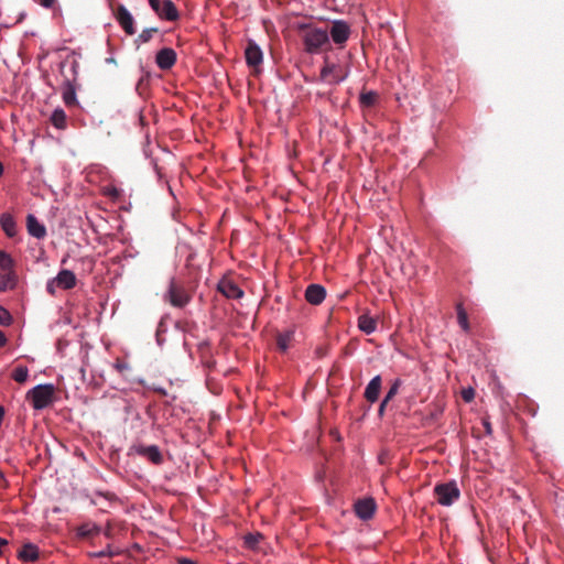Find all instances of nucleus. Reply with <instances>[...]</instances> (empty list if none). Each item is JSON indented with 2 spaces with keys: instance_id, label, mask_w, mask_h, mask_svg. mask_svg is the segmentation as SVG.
Listing matches in <instances>:
<instances>
[{
  "instance_id": "nucleus-6",
  "label": "nucleus",
  "mask_w": 564,
  "mask_h": 564,
  "mask_svg": "<svg viewBox=\"0 0 564 564\" xmlns=\"http://www.w3.org/2000/svg\"><path fill=\"white\" fill-rule=\"evenodd\" d=\"M346 74L343 73L341 67L336 64H332L328 62V58H325V65L321 69L319 79L330 85H336L344 80Z\"/></svg>"
},
{
  "instance_id": "nucleus-45",
  "label": "nucleus",
  "mask_w": 564,
  "mask_h": 564,
  "mask_svg": "<svg viewBox=\"0 0 564 564\" xmlns=\"http://www.w3.org/2000/svg\"><path fill=\"white\" fill-rule=\"evenodd\" d=\"M178 564H196V563L189 558L183 557V558L178 560Z\"/></svg>"
},
{
  "instance_id": "nucleus-48",
  "label": "nucleus",
  "mask_w": 564,
  "mask_h": 564,
  "mask_svg": "<svg viewBox=\"0 0 564 564\" xmlns=\"http://www.w3.org/2000/svg\"><path fill=\"white\" fill-rule=\"evenodd\" d=\"M3 174V164L0 162V176Z\"/></svg>"
},
{
  "instance_id": "nucleus-43",
  "label": "nucleus",
  "mask_w": 564,
  "mask_h": 564,
  "mask_svg": "<svg viewBox=\"0 0 564 564\" xmlns=\"http://www.w3.org/2000/svg\"><path fill=\"white\" fill-rule=\"evenodd\" d=\"M108 195L112 197H118L119 191L116 187H112L111 189L108 191Z\"/></svg>"
},
{
  "instance_id": "nucleus-13",
  "label": "nucleus",
  "mask_w": 564,
  "mask_h": 564,
  "mask_svg": "<svg viewBox=\"0 0 564 564\" xmlns=\"http://www.w3.org/2000/svg\"><path fill=\"white\" fill-rule=\"evenodd\" d=\"M217 290L227 299H240L243 296V291L230 280H221L218 283Z\"/></svg>"
},
{
  "instance_id": "nucleus-40",
  "label": "nucleus",
  "mask_w": 564,
  "mask_h": 564,
  "mask_svg": "<svg viewBox=\"0 0 564 564\" xmlns=\"http://www.w3.org/2000/svg\"><path fill=\"white\" fill-rule=\"evenodd\" d=\"M39 1L42 7L47 8V9L52 8L56 2V0H39Z\"/></svg>"
},
{
  "instance_id": "nucleus-38",
  "label": "nucleus",
  "mask_w": 564,
  "mask_h": 564,
  "mask_svg": "<svg viewBox=\"0 0 564 564\" xmlns=\"http://www.w3.org/2000/svg\"><path fill=\"white\" fill-rule=\"evenodd\" d=\"M57 286L55 278L47 282L46 290L51 295L55 294V288Z\"/></svg>"
},
{
  "instance_id": "nucleus-25",
  "label": "nucleus",
  "mask_w": 564,
  "mask_h": 564,
  "mask_svg": "<svg viewBox=\"0 0 564 564\" xmlns=\"http://www.w3.org/2000/svg\"><path fill=\"white\" fill-rule=\"evenodd\" d=\"M293 337H294L293 330H288V332L278 334V336H276L278 348L282 352H285L289 349L290 344L293 340Z\"/></svg>"
},
{
  "instance_id": "nucleus-42",
  "label": "nucleus",
  "mask_w": 564,
  "mask_h": 564,
  "mask_svg": "<svg viewBox=\"0 0 564 564\" xmlns=\"http://www.w3.org/2000/svg\"><path fill=\"white\" fill-rule=\"evenodd\" d=\"M8 339H7V336L4 335V333L2 330H0V348L6 346Z\"/></svg>"
},
{
  "instance_id": "nucleus-34",
  "label": "nucleus",
  "mask_w": 564,
  "mask_h": 564,
  "mask_svg": "<svg viewBox=\"0 0 564 564\" xmlns=\"http://www.w3.org/2000/svg\"><path fill=\"white\" fill-rule=\"evenodd\" d=\"M113 368L120 373L124 375L128 370H130V366L128 362L121 359H117L113 364Z\"/></svg>"
},
{
  "instance_id": "nucleus-30",
  "label": "nucleus",
  "mask_w": 564,
  "mask_h": 564,
  "mask_svg": "<svg viewBox=\"0 0 564 564\" xmlns=\"http://www.w3.org/2000/svg\"><path fill=\"white\" fill-rule=\"evenodd\" d=\"M29 370L24 366L17 367L12 372V379L19 383H24L28 379Z\"/></svg>"
},
{
  "instance_id": "nucleus-24",
  "label": "nucleus",
  "mask_w": 564,
  "mask_h": 564,
  "mask_svg": "<svg viewBox=\"0 0 564 564\" xmlns=\"http://www.w3.org/2000/svg\"><path fill=\"white\" fill-rule=\"evenodd\" d=\"M50 120L52 124L59 130H64L67 127V116L62 108H56Z\"/></svg>"
},
{
  "instance_id": "nucleus-41",
  "label": "nucleus",
  "mask_w": 564,
  "mask_h": 564,
  "mask_svg": "<svg viewBox=\"0 0 564 564\" xmlns=\"http://www.w3.org/2000/svg\"><path fill=\"white\" fill-rule=\"evenodd\" d=\"M389 402H386V400L383 399L382 402L380 403V406L378 409V414L379 416H383L384 414V410H386V406Z\"/></svg>"
},
{
  "instance_id": "nucleus-39",
  "label": "nucleus",
  "mask_w": 564,
  "mask_h": 564,
  "mask_svg": "<svg viewBox=\"0 0 564 564\" xmlns=\"http://www.w3.org/2000/svg\"><path fill=\"white\" fill-rule=\"evenodd\" d=\"M482 425L485 427L486 434L490 435L492 433V427L490 422L487 419H482Z\"/></svg>"
},
{
  "instance_id": "nucleus-26",
  "label": "nucleus",
  "mask_w": 564,
  "mask_h": 564,
  "mask_svg": "<svg viewBox=\"0 0 564 564\" xmlns=\"http://www.w3.org/2000/svg\"><path fill=\"white\" fill-rule=\"evenodd\" d=\"M100 532V528L94 523H84L78 527L77 534L80 538L87 539L97 535Z\"/></svg>"
},
{
  "instance_id": "nucleus-5",
  "label": "nucleus",
  "mask_w": 564,
  "mask_h": 564,
  "mask_svg": "<svg viewBox=\"0 0 564 564\" xmlns=\"http://www.w3.org/2000/svg\"><path fill=\"white\" fill-rule=\"evenodd\" d=\"M152 10L162 20L176 21L178 19V11L171 0H148Z\"/></svg>"
},
{
  "instance_id": "nucleus-29",
  "label": "nucleus",
  "mask_w": 564,
  "mask_h": 564,
  "mask_svg": "<svg viewBox=\"0 0 564 564\" xmlns=\"http://www.w3.org/2000/svg\"><path fill=\"white\" fill-rule=\"evenodd\" d=\"M456 311H457V319H458L459 326L465 332L469 330V323H468L467 313H466L465 308L463 307L462 303L457 304Z\"/></svg>"
},
{
  "instance_id": "nucleus-17",
  "label": "nucleus",
  "mask_w": 564,
  "mask_h": 564,
  "mask_svg": "<svg viewBox=\"0 0 564 564\" xmlns=\"http://www.w3.org/2000/svg\"><path fill=\"white\" fill-rule=\"evenodd\" d=\"M18 284L15 271H0V293L14 290Z\"/></svg>"
},
{
  "instance_id": "nucleus-3",
  "label": "nucleus",
  "mask_w": 564,
  "mask_h": 564,
  "mask_svg": "<svg viewBox=\"0 0 564 564\" xmlns=\"http://www.w3.org/2000/svg\"><path fill=\"white\" fill-rule=\"evenodd\" d=\"M434 496L442 506L449 507L460 497V490L455 481L437 484L434 487Z\"/></svg>"
},
{
  "instance_id": "nucleus-46",
  "label": "nucleus",
  "mask_w": 564,
  "mask_h": 564,
  "mask_svg": "<svg viewBox=\"0 0 564 564\" xmlns=\"http://www.w3.org/2000/svg\"><path fill=\"white\" fill-rule=\"evenodd\" d=\"M6 482H7V481H6L4 475H3V473H1V471H0V485H3V486H4V485H6Z\"/></svg>"
},
{
  "instance_id": "nucleus-14",
  "label": "nucleus",
  "mask_w": 564,
  "mask_h": 564,
  "mask_svg": "<svg viewBox=\"0 0 564 564\" xmlns=\"http://www.w3.org/2000/svg\"><path fill=\"white\" fill-rule=\"evenodd\" d=\"M375 510L376 503L371 498L359 500L355 503L356 514L362 520L370 519L373 516Z\"/></svg>"
},
{
  "instance_id": "nucleus-28",
  "label": "nucleus",
  "mask_w": 564,
  "mask_h": 564,
  "mask_svg": "<svg viewBox=\"0 0 564 564\" xmlns=\"http://www.w3.org/2000/svg\"><path fill=\"white\" fill-rule=\"evenodd\" d=\"M263 535L260 533H249L245 536V545L250 550H257Z\"/></svg>"
},
{
  "instance_id": "nucleus-9",
  "label": "nucleus",
  "mask_w": 564,
  "mask_h": 564,
  "mask_svg": "<svg viewBox=\"0 0 564 564\" xmlns=\"http://www.w3.org/2000/svg\"><path fill=\"white\" fill-rule=\"evenodd\" d=\"M135 454L149 459L155 465L163 463V455L156 445L138 444L132 447Z\"/></svg>"
},
{
  "instance_id": "nucleus-18",
  "label": "nucleus",
  "mask_w": 564,
  "mask_h": 564,
  "mask_svg": "<svg viewBox=\"0 0 564 564\" xmlns=\"http://www.w3.org/2000/svg\"><path fill=\"white\" fill-rule=\"evenodd\" d=\"M26 228L31 236L42 239L46 236V229L44 225L40 224L34 215H28Z\"/></svg>"
},
{
  "instance_id": "nucleus-31",
  "label": "nucleus",
  "mask_w": 564,
  "mask_h": 564,
  "mask_svg": "<svg viewBox=\"0 0 564 564\" xmlns=\"http://www.w3.org/2000/svg\"><path fill=\"white\" fill-rule=\"evenodd\" d=\"M159 32V29L158 28H149V29H145L143 30L139 35H138V39L137 41L141 42V43H148L155 33Z\"/></svg>"
},
{
  "instance_id": "nucleus-47",
  "label": "nucleus",
  "mask_w": 564,
  "mask_h": 564,
  "mask_svg": "<svg viewBox=\"0 0 564 564\" xmlns=\"http://www.w3.org/2000/svg\"><path fill=\"white\" fill-rule=\"evenodd\" d=\"M105 534H106L107 536H110V534H111V529H110V528H108V529L105 531Z\"/></svg>"
},
{
  "instance_id": "nucleus-23",
  "label": "nucleus",
  "mask_w": 564,
  "mask_h": 564,
  "mask_svg": "<svg viewBox=\"0 0 564 564\" xmlns=\"http://www.w3.org/2000/svg\"><path fill=\"white\" fill-rule=\"evenodd\" d=\"M379 95L373 90L362 91L359 96V104L361 108H372L377 105Z\"/></svg>"
},
{
  "instance_id": "nucleus-19",
  "label": "nucleus",
  "mask_w": 564,
  "mask_h": 564,
  "mask_svg": "<svg viewBox=\"0 0 564 564\" xmlns=\"http://www.w3.org/2000/svg\"><path fill=\"white\" fill-rule=\"evenodd\" d=\"M63 101L67 107H75L77 106V98H76V89L74 84L70 80H66L63 86Z\"/></svg>"
},
{
  "instance_id": "nucleus-20",
  "label": "nucleus",
  "mask_w": 564,
  "mask_h": 564,
  "mask_svg": "<svg viewBox=\"0 0 564 564\" xmlns=\"http://www.w3.org/2000/svg\"><path fill=\"white\" fill-rule=\"evenodd\" d=\"M18 556L24 562H34L39 557V549L32 543H26L19 551Z\"/></svg>"
},
{
  "instance_id": "nucleus-35",
  "label": "nucleus",
  "mask_w": 564,
  "mask_h": 564,
  "mask_svg": "<svg viewBox=\"0 0 564 564\" xmlns=\"http://www.w3.org/2000/svg\"><path fill=\"white\" fill-rule=\"evenodd\" d=\"M119 554L118 551H112L110 545H108L105 550L100 551V552H97V553H94V556L96 557H102V556H109V557H112L115 555Z\"/></svg>"
},
{
  "instance_id": "nucleus-15",
  "label": "nucleus",
  "mask_w": 564,
  "mask_h": 564,
  "mask_svg": "<svg viewBox=\"0 0 564 564\" xmlns=\"http://www.w3.org/2000/svg\"><path fill=\"white\" fill-rule=\"evenodd\" d=\"M76 275L70 270H61L55 278V282L57 284V288H61L63 290H70L76 285Z\"/></svg>"
},
{
  "instance_id": "nucleus-7",
  "label": "nucleus",
  "mask_w": 564,
  "mask_h": 564,
  "mask_svg": "<svg viewBox=\"0 0 564 564\" xmlns=\"http://www.w3.org/2000/svg\"><path fill=\"white\" fill-rule=\"evenodd\" d=\"M329 36L335 44L343 45L350 36V28L347 22L336 20L332 23L330 30L328 31V37Z\"/></svg>"
},
{
  "instance_id": "nucleus-12",
  "label": "nucleus",
  "mask_w": 564,
  "mask_h": 564,
  "mask_svg": "<svg viewBox=\"0 0 564 564\" xmlns=\"http://www.w3.org/2000/svg\"><path fill=\"white\" fill-rule=\"evenodd\" d=\"M326 296V290L321 284H310L305 290V300L312 305H319Z\"/></svg>"
},
{
  "instance_id": "nucleus-44",
  "label": "nucleus",
  "mask_w": 564,
  "mask_h": 564,
  "mask_svg": "<svg viewBox=\"0 0 564 564\" xmlns=\"http://www.w3.org/2000/svg\"><path fill=\"white\" fill-rule=\"evenodd\" d=\"M8 545V541L6 539L0 538V555L3 553V547Z\"/></svg>"
},
{
  "instance_id": "nucleus-2",
  "label": "nucleus",
  "mask_w": 564,
  "mask_h": 564,
  "mask_svg": "<svg viewBox=\"0 0 564 564\" xmlns=\"http://www.w3.org/2000/svg\"><path fill=\"white\" fill-rule=\"evenodd\" d=\"M54 392L53 384H39L28 392L26 399L35 410H42L53 402Z\"/></svg>"
},
{
  "instance_id": "nucleus-8",
  "label": "nucleus",
  "mask_w": 564,
  "mask_h": 564,
  "mask_svg": "<svg viewBox=\"0 0 564 564\" xmlns=\"http://www.w3.org/2000/svg\"><path fill=\"white\" fill-rule=\"evenodd\" d=\"M113 14L120 26L128 35H133L135 33L133 17L123 4H118Z\"/></svg>"
},
{
  "instance_id": "nucleus-36",
  "label": "nucleus",
  "mask_w": 564,
  "mask_h": 564,
  "mask_svg": "<svg viewBox=\"0 0 564 564\" xmlns=\"http://www.w3.org/2000/svg\"><path fill=\"white\" fill-rule=\"evenodd\" d=\"M462 398L465 402H471L475 398V390L473 388L463 389Z\"/></svg>"
},
{
  "instance_id": "nucleus-37",
  "label": "nucleus",
  "mask_w": 564,
  "mask_h": 564,
  "mask_svg": "<svg viewBox=\"0 0 564 564\" xmlns=\"http://www.w3.org/2000/svg\"><path fill=\"white\" fill-rule=\"evenodd\" d=\"M99 497L105 498L107 500L115 499V495L111 494V492H100V491H97V492H95V498L93 499V503L94 505H98L97 498H99Z\"/></svg>"
},
{
  "instance_id": "nucleus-22",
  "label": "nucleus",
  "mask_w": 564,
  "mask_h": 564,
  "mask_svg": "<svg viewBox=\"0 0 564 564\" xmlns=\"http://www.w3.org/2000/svg\"><path fill=\"white\" fill-rule=\"evenodd\" d=\"M358 327L367 335L372 334L377 329V319L368 314H362L358 317Z\"/></svg>"
},
{
  "instance_id": "nucleus-1",
  "label": "nucleus",
  "mask_w": 564,
  "mask_h": 564,
  "mask_svg": "<svg viewBox=\"0 0 564 564\" xmlns=\"http://www.w3.org/2000/svg\"><path fill=\"white\" fill-rule=\"evenodd\" d=\"M299 30L306 53L316 54L324 46L329 45L328 31L326 29L301 24Z\"/></svg>"
},
{
  "instance_id": "nucleus-11",
  "label": "nucleus",
  "mask_w": 564,
  "mask_h": 564,
  "mask_svg": "<svg viewBox=\"0 0 564 564\" xmlns=\"http://www.w3.org/2000/svg\"><path fill=\"white\" fill-rule=\"evenodd\" d=\"M245 56L248 66L254 68V70H257L263 59L261 48L252 41L248 43L245 51Z\"/></svg>"
},
{
  "instance_id": "nucleus-4",
  "label": "nucleus",
  "mask_w": 564,
  "mask_h": 564,
  "mask_svg": "<svg viewBox=\"0 0 564 564\" xmlns=\"http://www.w3.org/2000/svg\"><path fill=\"white\" fill-rule=\"evenodd\" d=\"M164 300L174 307H184L191 300L185 289L178 285L175 279H171Z\"/></svg>"
},
{
  "instance_id": "nucleus-10",
  "label": "nucleus",
  "mask_w": 564,
  "mask_h": 564,
  "mask_svg": "<svg viewBox=\"0 0 564 564\" xmlns=\"http://www.w3.org/2000/svg\"><path fill=\"white\" fill-rule=\"evenodd\" d=\"M156 65L162 70H167L176 63V53L173 48L164 47L156 53Z\"/></svg>"
},
{
  "instance_id": "nucleus-33",
  "label": "nucleus",
  "mask_w": 564,
  "mask_h": 564,
  "mask_svg": "<svg viewBox=\"0 0 564 564\" xmlns=\"http://www.w3.org/2000/svg\"><path fill=\"white\" fill-rule=\"evenodd\" d=\"M13 322V317L8 310L0 305V325L10 326Z\"/></svg>"
},
{
  "instance_id": "nucleus-27",
  "label": "nucleus",
  "mask_w": 564,
  "mask_h": 564,
  "mask_svg": "<svg viewBox=\"0 0 564 564\" xmlns=\"http://www.w3.org/2000/svg\"><path fill=\"white\" fill-rule=\"evenodd\" d=\"M0 271H14V260L2 250H0Z\"/></svg>"
},
{
  "instance_id": "nucleus-16",
  "label": "nucleus",
  "mask_w": 564,
  "mask_h": 564,
  "mask_svg": "<svg viewBox=\"0 0 564 564\" xmlns=\"http://www.w3.org/2000/svg\"><path fill=\"white\" fill-rule=\"evenodd\" d=\"M381 377H373L365 390V398L368 402L373 403L378 400L381 390Z\"/></svg>"
},
{
  "instance_id": "nucleus-32",
  "label": "nucleus",
  "mask_w": 564,
  "mask_h": 564,
  "mask_svg": "<svg viewBox=\"0 0 564 564\" xmlns=\"http://www.w3.org/2000/svg\"><path fill=\"white\" fill-rule=\"evenodd\" d=\"M402 381L400 379H395L391 384L388 393L384 397L386 402H390L399 392V388L401 387Z\"/></svg>"
},
{
  "instance_id": "nucleus-21",
  "label": "nucleus",
  "mask_w": 564,
  "mask_h": 564,
  "mask_svg": "<svg viewBox=\"0 0 564 564\" xmlns=\"http://www.w3.org/2000/svg\"><path fill=\"white\" fill-rule=\"evenodd\" d=\"M0 225L6 235L10 238L17 235V224L12 215L2 214L0 217Z\"/></svg>"
}]
</instances>
